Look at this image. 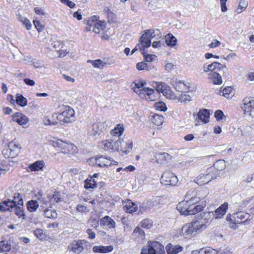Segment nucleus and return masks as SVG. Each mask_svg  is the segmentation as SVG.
Returning <instances> with one entry per match:
<instances>
[{"instance_id":"1","label":"nucleus","mask_w":254,"mask_h":254,"mask_svg":"<svg viewBox=\"0 0 254 254\" xmlns=\"http://www.w3.org/2000/svg\"><path fill=\"white\" fill-rule=\"evenodd\" d=\"M208 194V191L206 189L190 190L187 192L185 199L177 205V208L185 216L195 214L201 211L206 205V201L203 200Z\"/></svg>"},{"instance_id":"2","label":"nucleus","mask_w":254,"mask_h":254,"mask_svg":"<svg viewBox=\"0 0 254 254\" xmlns=\"http://www.w3.org/2000/svg\"><path fill=\"white\" fill-rule=\"evenodd\" d=\"M251 219V215L245 211H239L234 213L232 215L228 214L226 220L230 221V227L234 229L238 227V224H246Z\"/></svg>"},{"instance_id":"3","label":"nucleus","mask_w":254,"mask_h":254,"mask_svg":"<svg viewBox=\"0 0 254 254\" xmlns=\"http://www.w3.org/2000/svg\"><path fill=\"white\" fill-rule=\"evenodd\" d=\"M214 217L212 212H204L196 216L192 221L199 232L205 230L211 223Z\"/></svg>"},{"instance_id":"4","label":"nucleus","mask_w":254,"mask_h":254,"mask_svg":"<svg viewBox=\"0 0 254 254\" xmlns=\"http://www.w3.org/2000/svg\"><path fill=\"white\" fill-rule=\"evenodd\" d=\"M57 118L61 122L69 123L72 120L74 115V110L68 106L59 105L57 108Z\"/></svg>"},{"instance_id":"5","label":"nucleus","mask_w":254,"mask_h":254,"mask_svg":"<svg viewBox=\"0 0 254 254\" xmlns=\"http://www.w3.org/2000/svg\"><path fill=\"white\" fill-rule=\"evenodd\" d=\"M106 23L104 21H100L96 16L89 17L86 22V31L92 30L95 33H99L101 30L106 27Z\"/></svg>"},{"instance_id":"6","label":"nucleus","mask_w":254,"mask_h":254,"mask_svg":"<svg viewBox=\"0 0 254 254\" xmlns=\"http://www.w3.org/2000/svg\"><path fill=\"white\" fill-rule=\"evenodd\" d=\"M53 146L64 153H72L75 151V146L72 143L60 139L53 141Z\"/></svg>"},{"instance_id":"7","label":"nucleus","mask_w":254,"mask_h":254,"mask_svg":"<svg viewBox=\"0 0 254 254\" xmlns=\"http://www.w3.org/2000/svg\"><path fill=\"white\" fill-rule=\"evenodd\" d=\"M199 231L195 227V223L192 221L185 224L182 228L181 235L185 238H191Z\"/></svg>"},{"instance_id":"8","label":"nucleus","mask_w":254,"mask_h":254,"mask_svg":"<svg viewBox=\"0 0 254 254\" xmlns=\"http://www.w3.org/2000/svg\"><path fill=\"white\" fill-rule=\"evenodd\" d=\"M162 198L161 196H155L152 198L144 201L140 205V211H146L162 203Z\"/></svg>"},{"instance_id":"9","label":"nucleus","mask_w":254,"mask_h":254,"mask_svg":"<svg viewBox=\"0 0 254 254\" xmlns=\"http://www.w3.org/2000/svg\"><path fill=\"white\" fill-rule=\"evenodd\" d=\"M161 182L164 185L175 186L178 182V179L172 172L167 171L162 174Z\"/></svg>"},{"instance_id":"10","label":"nucleus","mask_w":254,"mask_h":254,"mask_svg":"<svg viewBox=\"0 0 254 254\" xmlns=\"http://www.w3.org/2000/svg\"><path fill=\"white\" fill-rule=\"evenodd\" d=\"M193 116L194 117L196 116L195 119V121L196 122L195 125L198 126L201 122L206 124L209 122L210 113L208 110L202 109L199 110L196 115L194 113Z\"/></svg>"},{"instance_id":"11","label":"nucleus","mask_w":254,"mask_h":254,"mask_svg":"<svg viewBox=\"0 0 254 254\" xmlns=\"http://www.w3.org/2000/svg\"><path fill=\"white\" fill-rule=\"evenodd\" d=\"M156 90L157 92L162 93L163 94L170 99H174L176 96L171 90L170 87L163 82L156 83Z\"/></svg>"},{"instance_id":"12","label":"nucleus","mask_w":254,"mask_h":254,"mask_svg":"<svg viewBox=\"0 0 254 254\" xmlns=\"http://www.w3.org/2000/svg\"><path fill=\"white\" fill-rule=\"evenodd\" d=\"M15 206V200L6 199L0 202V210L1 212L11 211Z\"/></svg>"},{"instance_id":"13","label":"nucleus","mask_w":254,"mask_h":254,"mask_svg":"<svg viewBox=\"0 0 254 254\" xmlns=\"http://www.w3.org/2000/svg\"><path fill=\"white\" fill-rule=\"evenodd\" d=\"M84 240H74L72 242L71 248L68 249L70 251L73 252L74 253L79 254L81 253L83 250V242Z\"/></svg>"},{"instance_id":"14","label":"nucleus","mask_w":254,"mask_h":254,"mask_svg":"<svg viewBox=\"0 0 254 254\" xmlns=\"http://www.w3.org/2000/svg\"><path fill=\"white\" fill-rule=\"evenodd\" d=\"M11 117L12 121L21 126L25 125L29 121L28 118L21 113L16 112Z\"/></svg>"},{"instance_id":"15","label":"nucleus","mask_w":254,"mask_h":254,"mask_svg":"<svg viewBox=\"0 0 254 254\" xmlns=\"http://www.w3.org/2000/svg\"><path fill=\"white\" fill-rule=\"evenodd\" d=\"M101 123H96L91 125L88 127L87 133L89 136H95L96 134H99L102 131Z\"/></svg>"},{"instance_id":"16","label":"nucleus","mask_w":254,"mask_h":254,"mask_svg":"<svg viewBox=\"0 0 254 254\" xmlns=\"http://www.w3.org/2000/svg\"><path fill=\"white\" fill-rule=\"evenodd\" d=\"M124 209L127 213H133L137 210V206L136 204L128 199L124 202Z\"/></svg>"},{"instance_id":"17","label":"nucleus","mask_w":254,"mask_h":254,"mask_svg":"<svg viewBox=\"0 0 254 254\" xmlns=\"http://www.w3.org/2000/svg\"><path fill=\"white\" fill-rule=\"evenodd\" d=\"M152 249L155 254H165L164 246L157 241H150Z\"/></svg>"},{"instance_id":"18","label":"nucleus","mask_w":254,"mask_h":254,"mask_svg":"<svg viewBox=\"0 0 254 254\" xmlns=\"http://www.w3.org/2000/svg\"><path fill=\"white\" fill-rule=\"evenodd\" d=\"M113 250V247L112 245L108 246H94L92 251L95 253L106 254L112 252Z\"/></svg>"},{"instance_id":"19","label":"nucleus","mask_w":254,"mask_h":254,"mask_svg":"<svg viewBox=\"0 0 254 254\" xmlns=\"http://www.w3.org/2000/svg\"><path fill=\"white\" fill-rule=\"evenodd\" d=\"M183 248L180 245H173L168 244L166 247V250L168 254H177L183 251Z\"/></svg>"},{"instance_id":"20","label":"nucleus","mask_w":254,"mask_h":254,"mask_svg":"<svg viewBox=\"0 0 254 254\" xmlns=\"http://www.w3.org/2000/svg\"><path fill=\"white\" fill-rule=\"evenodd\" d=\"M113 162L117 164V162L112 161L110 157L107 158L102 156H98V167H103L110 166L113 164Z\"/></svg>"},{"instance_id":"21","label":"nucleus","mask_w":254,"mask_h":254,"mask_svg":"<svg viewBox=\"0 0 254 254\" xmlns=\"http://www.w3.org/2000/svg\"><path fill=\"white\" fill-rule=\"evenodd\" d=\"M243 102L245 112H250L254 109V97L245 98L244 99Z\"/></svg>"},{"instance_id":"22","label":"nucleus","mask_w":254,"mask_h":254,"mask_svg":"<svg viewBox=\"0 0 254 254\" xmlns=\"http://www.w3.org/2000/svg\"><path fill=\"white\" fill-rule=\"evenodd\" d=\"M228 208V203L225 202L221 204L215 211V214L216 218H220L222 217L227 211Z\"/></svg>"},{"instance_id":"23","label":"nucleus","mask_w":254,"mask_h":254,"mask_svg":"<svg viewBox=\"0 0 254 254\" xmlns=\"http://www.w3.org/2000/svg\"><path fill=\"white\" fill-rule=\"evenodd\" d=\"M141 43V47L142 49L144 48H148L150 46L151 44V39L145 32L140 38L139 40Z\"/></svg>"},{"instance_id":"24","label":"nucleus","mask_w":254,"mask_h":254,"mask_svg":"<svg viewBox=\"0 0 254 254\" xmlns=\"http://www.w3.org/2000/svg\"><path fill=\"white\" fill-rule=\"evenodd\" d=\"M132 146L133 145L131 142H130L128 140L127 142L122 140L120 146L121 148L120 149L119 151H121L122 153H124L125 154H127L132 149Z\"/></svg>"},{"instance_id":"25","label":"nucleus","mask_w":254,"mask_h":254,"mask_svg":"<svg viewBox=\"0 0 254 254\" xmlns=\"http://www.w3.org/2000/svg\"><path fill=\"white\" fill-rule=\"evenodd\" d=\"M145 32L149 36L151 39H155L158 40L162 37L161 33L158 29L147 30Z\"/></svg>"},{"instance_id":"26","label":"nucleus","mask_w":254,"mask_h":254,"mask_svg":"<svg viewBox=\"0 0 254 254\" xmlns=\"http://www.w3.org/2000/svg\"><path fill=\"white\" fill-rule=\"evenodd\" d=\"M172 85L178 91L180 92H186L189 90L188 86L184 82L180 80L176 81Z\"/></svg>"},{"instance_id":"27","label":"nucleus","mask_w":254,"mask_h":254,"mask_svg":"<svg viewBox=\"0 0 254 254\" xmlns=\"http://www.w3.org/2000/svg\"><path fill=\"white\" fill-rule=\"evenodd\" d=\"M44 167L43 161H37L29 166V168L31 171L43 170Z\"/></svg>"},{"instance_id":"28","label":"nucleus","mask_w":254,"mask_h":254,"mask_svg":"<svg viewBox=\"0 0 254 254\" xmlns=\"http://www.w3.org/2000/svg\"><path fill=\"white\" fill-rule=\"evenodd\" d=\"M209 78L212 79V82L214 84H220L222 83V77L220 73L214 71L209 74Z\"/></svg>"},{"instance_id":"29","label":"nucleus","mask_w":254,"mask_h":254,"mask_svg":"<svg viewBox=\"0 0 254 254\" xmlns=\"http://www.w3.org/2000/svg\"><path fill=\"white\" fill-rule=\"evenodd\" d=\"M156 158V161L158 163L162 164L166 161L171 160V156L169 154L164 152L157 154Z\"/></svg>"},{"instance_id":"30","label":"nucleus","mask_w":254,"mask_h":254,"mask_svg":"<svg viewBox=\"0 0 254 254\" xmlns=\"http://www.w3.org/2000/svg\"><path fill=\"white\" fill-rule=\"evenodd\" d=\"M26 206L29 211L33 212L37 210L39 206V204L37 200H31L27 202Z\"/></svg>"},{"instance_id":"31","label":"nucleus","mask_w":254,"mask_h":254,"mask_svg":"<svg viewBox=\"0 0 254 254\" xmlns=\"http://www.w3.org/2000/svg\"><path fill=\"white\" fill-rule=\"evenodd\" d=\"M101 223L103 225H106L109 228H114L115 227V222L109 216H106L101 220Z\"/></svg>"},{"instance_id":"32","label":"nucleus","mask_w":254,"mask_h":254,"mask_svg":"<svg viewBox=\"0 0 254 254\" xmlns=\"http://www.w3.org/2000/svg\"><path fill=\"white\" fill-rule=\"evenodd\" d=\"M227 99H231L235 94L233 88L231 86H227L223 89L222 91H220V93Z\"/></svg>"},{"instance_id":"33","label":"nucleus","mask_w":254,"mask_h":254,"mask_svg":"<svg viewBox=\"0 0 254 254\" xmlns=\"http://www.w3.org/2000/svg\"><path fill=\"white\" fill-rule=\"evenodd\" d=\"M14 208H15V214L18 217L22 218L23 219L26 218L23 205H16Z\"/></svg>"},{"instance_id":"34","label":"nucleus","mask_w":254,"mask_h":254,"mask_svg":"<svg viewBox=\"0 0 254 254\" xmlns=\"http://www.w3.org/2000/svg\"><path fill=\"white\" fill-rule=\"evenodd\" d=\"M214 168L211 167L204 173L208 183H209L211 180L216 179V175L214 173Z\"/></svg>"},{"instance_id":"35","label":"nucleus","mask_w":254,"mask_h":254,"mask_svg":"<svg viewBox=\"0 0 254 254\" xmlns=\"http://www.w3.org/2000/svg\"><path fill=\"white\" fill-rule=\"evenodd\" d=\"M8 149L11 150L12 153V156H14L15 157L17 156L18 153L19 152V146L18 144H16L14 142L12 141L8 144L7 146Z\"/></svg>"},{"instance_id":"36","label":"nucleus","mask_w":254,"mask_h":254,"mask_svg":"<svg viewBox=\"0 0 254 254\" xmlns=\"http://www.w3.org/2000/svg\"><path fill=\"white\" fill-rule=\"evenodd\" d=\"M165 38L166 43L168 46H174L176 45L177 40L176 38L171 34L167 35Z\"/></svg>"},{"instance_id":"37","label":"nucleus","mask_w":254,"mask_h":254,"mask_svg":"<svg viewBox=\"0 0 254 254\" xmlns=\"http://www.w3.org/2000/svg\"><path fill=\"white\" fill-rule=\"evenodd\" d=\"M97 184L95 180L92 178L87 179L84 181V187L86 189H94L96 188Z\"/></svg>"},{"instance_id":"38","label":"nucleus","mask_w":254,"mask_h":254,"mask_svg":"<svg viewBox=\"0 0 254 254\" xmlns=\"http://www.w3.org/2000/svg\"><path fill=\"white\" fill-rule=\"evenodd\" d=\"M39 200L40 204H39V206H40V211L43 212V211H45V210L49 208V207H51V204L45 198H42L41 199H39Z\"/></svg>"},{"instance_id":"39","label":"nucleus","mask_w":254,"mask_h":254,"mask_svg":"<svg viewBox=\"0 0 254 254\" xmlns=\"http://www.w3.org/2000/svg\"><path fill=\"white\" fill-rule=\"evenodd\" d=\"M124 129L122 126L118 125L116 127L111 131V134L112 135L119 137L123 134Z\"/></svg>"},{"instance_id":"40","label":"nucleus","mask_w":254,"mask_h":254,"mask_svg":"<svg viewBox=\"0 0 254 254\" xmlns=\"http://www.w3.org/2000/svg\"><path fill=\"white\" fill-rule=\"evenodd\" d=\"M154 90L151 88H142V92H143V98L146 97V95L148 96L149 99L151 101L154 100V98H152L151 96L154 93Z\"/></svg>"},{"instance_id":"41","label":"nucleus","mask_w":254,"mask_h":254,"mask_svg":"<svg viewBox=\"0 0 254 254\" xmlns=\"http://www.w3.org/2000/svg\"><path fill=\"white\" fill-rule=\"evenodd\" d=\"M15 102L17 104L21 107H25L27 104V100L22 95H16Z\"/></svg>"},{"instance_id":"42","label":"nucleus","mask_w":254,"mask_h":254,"mask_svg":"<svg viewBox=\"0 0 254 254\" xmlns=\"http://www.w3.org/2000/svg\"><path fill=\"white\" fill-rule=\"evenodd\" d=\"M11 246L6 241L0 242V253L9 252L11 249Z\"/></svg>"},{"instance_id":"43","label":"nucleus","mask_w":254,"mask_h":254,"mask_svg":"<svg viewBox=\"0 0 254 254\" xmlns=\"http://www.w3.org/2000/svg\"><path fill=\"white\" fill-rule=\"evenodd\" d=\"M43 212L44 213L45 216L47 218L55 219L58 217V214L55 210H50L48 208Z\"/></svg>"},{"instance_id":"44","label":"nucleus","mask_w":254,"mask_h":254,"mask_svg":"<svg viewBox=\"0 0 254 254\" xmlns=\"http://www.w3.org/2000/svg\"><path fill=\"white\" fill-rule=\"evenodd\" d=\"M225 161L223 160H219L214 164L212 168H214V171H215V169L217 170H222L225 168Z\"/></svg>"},{"instance_id":"45","label":"nucleus","mask_w":254,"mask_h":254,"mask_svg":"<svg viewBox=\"0 0 254 254\" xmlns=\"http://www.w3.org/2000/svg\"><path fill=\"white\" fill-rule=\"evenodd\" d=\"M111 139L109 140H104L100 143V146L105 150H112Z\"/></svg>"},{"instance_id":"46","label":"nucleus","mask_w":254,"mask_h":254,"mask_svg":"<svg viewBox=\"0 0 254 254\" xmlns=\"http://www.w3.org/2000/svg\"><path fill=\"white\" fill-rule=\"evenodd\" d=\"M121 141L120 138H118L117 140H115V139H111L112 142V151H119L120 149L121 148Z\"/></svg>"},{"instance_id":"47","label":"nucleus","mask_w":254,"mask_h":254,"mask_svg":"<svg viewBox=\"0 0 254 254\" xmlns=\"http://www.w3.org/2000/svg\"><path fill=\"white\" fill-rule=\"evenodd\" d=\"M141 254H155L151 247L150 241L147 243V246L142 248Z\"/></svg>"},{"instance_id":"48","label":"nucleus","mask_w":254,"mask_h":254,"mask_svg":"<svg viewBox=\"0 0 254 254\" xmlns=\"http://www.w3.org/2000/svg\"><path fill=\"white\" fill-rule=\"evenodd\" d=\"M35 236L40 240H45L46 237L45 233L43 229L37 228L34 231Z\"/></svg>"},{"instance_id":"49","label":"nucleus","mask_w":254,"mask_h":254,"mask_svg":"<svg viewBox=\"0 0 254 254\" xmlns=\"http://www.w3.org/2000/svg\"><path fill=\"white\" fill-rule=\"evenodd\" d=\"M163 116L155 114L153 116L152 120L154 124L156 126H160L163 123Z\"/></svg>"},{"instance_id":"50","label":"nucleus","mask_w":254,"mask_h":254,"mask_svg":"<svg viewBox=\"0 0 254 254\" xmlns=\"http://www.w3.org/2000/svg\"><path fill=\"white\" fill-rule=\"evenodd\" d=\"M19 20L21 22L23 25L26 28L27 30L31 29L32 27V24L30 21L26 18L19 15L18 17Z\"/></svg>"},{"instance_id":"51","label":"nucleus","mask_w":254,"mask_h":254,"mask_svg":"<svg viewBox=\"0 0 254 254\" xmlns=\"http://www.w3.org/2000/svg\"><path fill=\"white\" fill-rule=\"evenodd\" d=\"M195 182L200 186L208 183L204 173L201 174L196 178Z\"/></svg>"},{"instance_id":"52","label":"nucleus","mask_w":254,"mask_h":254,"mask_svg":"<svg viewBox=\"0 0 254 254\" xmlns=\"http://www.w3.org/2000/svg\"><path fill=\"white\" fill-rule=\"evenodd\" d=\"M208 66L210 69L211 73H212L215 71V70H218L220 71L222 65L218 62H215L211 64H209Z\"/></svg>"},{"instance_id":"53","label":"nucleus","mask_w":254,"mask_h":254,"mask_svg":"<svg viewBox=\"0 0 254 254\" xmlns=\"http://www.w3.org/2000/svg\"><path fill=\"white\" fill-rule=\"evenodd\" d=\"M248 6V1L246 0H240L237 11L240 13L244 11Z\"/></svg>"},{"instance_id":"54","label":"nucleus","mask_w":254,"mask_h":254,"mask_svg":"<svg viewBox=\"0 0 254 254\" xmlns=\"http://www.w3.org/2000/svg\"><path fill=\"white\" fill-rule=\"evenodd\" d=\"M141 225L144 228L149 229L152 227L153 222L151 220L146 218L141 221Z\"/></svg>"},{"instance_id":"55","label":"nucleus","mask_w":254,"mask_h":254,"mask_svg":"<svg viewBox=\"0 0 254 254\" xmlns=\"http://www.w3.org/2000/svg\"><path fill=\"white\" fill-rule=\"evenodd\" d=\"M154 108L156 110L160 111H165L167 108L165 104L163 102H158L155 103Z\"/></svg>"},{"instance_id":"56","label":"nucleus","mask_w":254,"mask_h":254,"mask_svg":"<svg viewBox=\"0 0 254 254\" xmlns=\"http://www.w3.org/2000/svg\"><path fill=\"white\" fill-rule=\"evenodd\" d=\"M111 64V63H107V62H104L100 60H96L93 62L92 64L94 67L99 68V67H103L106 64Z\"/></svg>"},{"instance_id":"57","label":"nucleus","mask_w":254,"mask_h":254,"mask_svg":"<svg viewBox=\"0 0 254 254\" xmlns=\"http://www.w3.org/2000/svg\"><path fill=\"white\" fill-rule=\"evenodd\" d=\"M12 200H15L16 205H21L23 204V200L22 197L19 193H16L14 194L13 199Z\"/></svg>"},{"instance_id":"58","label":"nucleus","mask_w":254,"mask_h":254,"mask_svg":"<svg viewBox=\"0 0 254 254\" xmlns=\"http://www.w3.org/2000/svg\"><path fill=\"white\" fill-rule=\"evenodd\" d=\"M2 154L3 156L5 158H14L15 157L14 156H12V153L9 149H8L7 146L5 147L4 149H3L2 151Z\"/></svg>"},{"instance_id":"59","label":"nucleus","mask_w":254,"mask_h":254,"mask_svg":"<svg viewBox=\"0 0 254 254\" xmlns=\"http://www.w3.org/2000/svg\"><path fill=\"white\" fill-rule=\"evenodd\" d=\"M178 98L181 102L190 101L191 100L190 97L186 94H180Z\"/></svg>"},{"instance_id":"60","label":"nucleus","mask_w":254,"mask_h":254,"mask_svg":"<svg viewBox=\"0 0 254 254\" xmlns=\"http://www.w3.org/2000/svg\"><path fill=\"white\" fill-rule=\"evenodd\" d=\"M97 161H98V156L91 157L90 158H89L87 162L88 163V164L90 165L98 166Z\"/></svg>"},{"instance_id":"61","label":"nucleus","mask_w":254,"mask_h":254,"mask_svg":"<svg viewBox=\"0 0 254 254\" xmlns=\"http://www.w3.org/2000/svg\"><path fill=\"white\" fill-rule=\"evenodd\" d=\"M214 116L217 121L222 120L224 117L223 112L221 110H217L214 113Z\"/></svg>"},{"instance_id":"62","label":"nucleus","mask_w":254,"mask_h":254,"mask_svg":"<svg viewBox=\"0 0 254 254\" xmlns=\"http://www.w3.org/2000/svg\"><path fill=\"white\" fill-rule=\"evenodd\" d=\"M147 64L143 62L138 63L136 64V68L139 70H142L147 69Z\"/></svg>"},{"instance_id":"63","label":"nucleus","mask_w":254,"mask_h":254,"mask_svg":"<svg viewBox=\"0 0 254 254\" xmlns=\"http://www.w3.org/2000/svg\"><path fill=\"white\" fill-rule=\"evenodd\" d=\"M145 60L147 62H151L156 60L157 57L154 55H147L144 56Z\"/></svg>"},{"instance_id":"64","label":"nucleus","mask_w":254,"mask_h":254,"mask_svg":"<svg viewBox=\"0 0 254 254\" xmlns=\"http://www.w3.org/2000/svg\"><path fill=\"white\" fill-rule=\"evenodd\" d=\"M206 254H217L218 252L210 247L205 248Z\"/></svg>"}]
</instances>
